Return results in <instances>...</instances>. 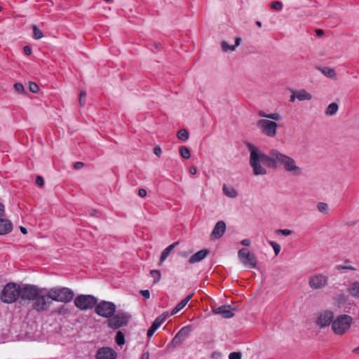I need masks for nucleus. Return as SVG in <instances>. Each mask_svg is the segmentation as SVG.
Returning <instances> with one entry per match:
<instances>
[{
	"label": "nucleus",
	"mask_w": 359,
	"mask_h": 359,
	"mask_svg": "<svg viewBox=\"0 0 359 359\" xmlns=\"http://www.w3.org/2000/svg\"><path fill=\"white\" fill-rule=\"evenodd\" d=\"M170 254V252L169 251H168V250H166V248H165L163 250V251L161 253V258H160V264H161L166 259V258L169 256Z\"/></svg>",
	"instance_id": "nucleus-39"
},
{
	"label": "nucleus",
	"mask_w": 359,
	"mask_h": 359,
	"mask_svg": "<svg viewBox=\"0 0 359 359\" xmlns=\"http://www.w3.org/2000/svg\"><path fill=\"white\" fill-rule=\"evenodd\" d=\"M141 294L142 295L146 298V299H149V297H150V292L148 290H141Z\"/></svg>",
	"instance_id": "nucleus-46"
},
{
	"label": "nucleus",
	"mask_w": 359,
	"mask_h": 359,
	"mask_svg": "<svg viewBox=\"0 0 359 359\" xmlns=\"http://www.w3.org/2000/svg\"><path fill=\"white\" fill-rule=\"evenodd\" d=\"M236 310L237 306L227 304V303L226 302V318L233 317L235 315L233 311H235Z\"/></svg>",
	"instance_id": "nucleus-24"
},
{
	"label": "nucleus",
	"mask_w": 359,
	"mask_h": 359,
	"mask_svg": "<svg viewBox=\"0 0 359 359\" xmlns=\"http://www.w3.org/2000/svg\"><path fill=\"white\" fill-rule=\"evenodd\" d=\"M256 25L259 27H262V22L260 21H257L256 22Z\"/></svg>",
	"instance_id": "nucleus-63"
},
{
	"label": "nucleus",
	"mask_w": 359,
	"mask_h": 359,
	"mask_svg": "<svg viewBox=\"0 0 359 359\" xmlns=\"http://www.w3.org/2000/svg\"><path fill=\"white\" fill-rule=\"evenodd\" d=\"M149 353L148 351L143 353L140 357V359H149Z\"/></svg>",
	"instance_id": "nucleus-53"
},
{
	"label": "nucleus",
	"mask_w": 359,
	"mask_h": 359,
	"mask_svg": "<svg viewBox=\"0 0 359 359\" xmlns=\"http://www.w3.org/2000/svg\"><path fill=\"white\" fill-rule=\"evenodd\" d=\"M95 358V359H117L118 353L111 347L102 346L97 348Z\"/></svg>",
	"instance_id": "nucleus-11"
},
{
	"label": "nucleus",
	"mask_w": 359,
	"mask_h": 359,
	"mask_svg": "<svg viewBox=\"0 0 359 359\" xmlns=\"http://www.w3.org/2000/svg\"><path fill=\"white\" fill-rule=\"evenodd\" d=\"M328 283V278L323 273H315L309 278L308 283L313 290L324 288Z\"/></svg>",
	"instance_id": "nucleus-9"
},
{
	"label": "nucleus",
	"mask_w": 359,
	"mask_h": 359,
	"mask_svg": "<svg viewBox=\"0 0 359 359\" xmlns=\"http://www.w3.org/2000/svg\"><path fill=\"white\" fill-rule=\"evenodd\" d=\"M74 305L81 311L93 309L97 303V299L91 294H79L74 299Z\"/></svg>",
	"instance_id": "nucleus-5"
},
{
	"label": "nucleus",
	"mask_w": 359,
	"mask_h": 359,
	"mask_svg": "<svg viewBox=\"0 0 359 359\" xmlns=\"http://www.w3.org/2000/svg\"><path fill=\"white\" fill-rule=\"evenodd\" d=\"M317 208L319 212L322 213H327L328 205L327 203L323 202L318 203Z\"/></svg>",
	"instance_id": "nucleus-34"
},
{
	"label": "nucleus",
	"mask_w": 359,
	"mask_h": 359,
	"mask_svg": "<svg viewBox=\"0 0 359 359\" xmlns=\"http://www.w3.org/2000/svg\"><path fill=\"white\" fill-rule=\"evenodd\" d=\"M154 153L156 155V156H160L161 154V147H156L154 149Z\"/></svg>",
	"instance_id": "nucleus-52"
},
{
	"label": "nucleus",
	"mask_w": 359,
	"mask_h": 359,
	"mask_svg": "<svg viewBox=\"0 0 359 359\" xmlns=\"http://www.w3.org/2000/svg\"><path fill=\"white\" fill-rule=\"evenodd\" d=\"M241 244L245 246L250 245V241L249 239H244L241 241Z\"/></svg>",
	"instance_id": "nucleus-55"
},
{
	"label": "nucleus",
	"mask_w": 359,
	"mask_h": 359,
	"mask_svg": "<svg viewBox=\"0 0 359 359\" xmlns=\"http://www.w3.org/2000/svg\"><path fill=\"white\" fill-rule=\"evenodd\" d=\"M257 127L265 135L273 137L277 133V123L268 119H260L257 122Z\"/></svg>",
	"instance_id": "nucleus-8"
},
{
	"label": "nucleus",
	"mask_w": 359,
	"mask_h": 359,
	"mask_svg": "<svg viewBox=\"0 0 359 359\" xmlns=\"http://www.w3.org/2000/svg\"><path fill=\"white\" fill-rule=\"evenodd\" d=\"M83 167V163L82 162H76L74 165V168L76 170L81 169Z\"/></svg>",
	"instance_id": "nucleus-50"
},
{
	"label": "nucleus",
	"mask_w": 359,
	"mask_h": 359,
	"mask_svg": "<svg viewBox=\"0 0 359 359\" xmlns=\"http://www.w3.org/2000/svg\"><path fill=\"white\" fill-rule=\"evenodd\" d=\"M4 211H5L4 205L1 203H0V217L4 216Z\"/></svg>",
	"instance_id": "nucleus-54"
},
{
	"label": "nucleus",
	"mask_w": 359,
	"mask_h": 359,
	"mask_svg": "<svg viewBox=\"0 0 359 359\" xmlns=\"http://www.w3.org/2000/svg\"><path fill=\"white\" fill-rule=\"evenodd\" d=\"M115 341L117 345L121 346L125 344L126 339L125 334L122 331H118L115 337Z\"/></svg>",
	"instance_id": "nucleus-22"
},
{
	"label": "nucleus",
	"mask_w": 359,
	"mask_h": 359,
	"mask_svg": "<svg viewBox=\"0 0 359 359\" xmlns=\"http://www.w3.org/2000/svg\"><path fill=\"white\" fill-rule=\"evenodd\" d=\"M128 323V316L126 313H117L113 315L108 320V326L112 329H118Z\"/></svg>",
	"instance_id": "nucleus-10"
},
{
	"label": "nucleus",
	"mask_w": 359,
	"mask_h": 359,
	"mask_svg": "<svg viewBox=\"0 0 359 359\" xmlns=\"http://www.w3.org/2000/svg\"><path fill=\"white\" fill-rule=\"evenodd\" d=\"M348 293L355 298L359 299V281H355L349 285Z\"/></svg>",
	"instance_id": "nucleus-18"
},
{
	"label": "nucleus",
	"mask_w": 359,
	"mask_h": 359,
	"mask_svg": "<svg viewBox=\"0 0 359 359\" xmlns=\"http://www.w3.org/2000/svg\"><path fill=\"white\" fill-rule=\"evenodd\" d=\"M212 313L214 314H221L222 317H224V305L216 306L215 304L211 306Z\"/></svg>",
	"instance_id": "nucleus-26"
},
{
	"label": "nucleus",
	"mask_w": 359,
	"mask_h": 359,
	"mask_svg": "<svg viewBox=\"0 0 359 359\" xmlns=\"http://www.w3.org/2000/svg\"><path fill=\"white\" fill-rule=\"evenodd\" d=\"M334 320V313L329 310H325L319 313L316 323L323 328L332 325Z\"/></svg>",
	"instance_id": "nucleus-12"
},
{
	"label": "nucleus",
	"mask_w": 359,
	"mask_h": 359,
	"mask_svg": "<svg viewBox=\"0 0 359 359\" xmlns=\"http://www.w3.org/2000/svg\"><path fill=\"white\" fill-rule=\"evenodd\" d=\"M242 354L241 352H232L229 355V359H241Z\"/></svg>",
	"instance_id": "nucleus-40"
},
{
	"label": "nucleus",
	"mask_w": 359,
	"mask_h": 359,
	"mask_svg": "<svg viewBox=\"0 0 359 359\" xmlns=\"http://www.w3.org/2000/svg\"><path fill=\"white\" fill-rule=\"evenodd\" d=\"M246 145L250 151L249 163L254 175H265L267 173L266 169L261 165L262 163L270 168H276L278 165H282L287 172L294 176L303 174L302 167L293 158L282 154L277 149H271L266 154L250 142H247Z\"/></svg>",
	"instance_id": "nucleus-1"
},
{
	"label": "nucleus",
	"mask_w": 359,
	"mask_h": 359,
	"mask_svg": "<svg viewBox=\"0 0 359 359\" xmlns=\"http://www.w3.org/2000/svg\"><path fill=\"white\" fill-rule=\"evenodd\" d=\"M241 39L240 37H237L235 39V45L231 46L226 43V50H234L237 46H238L241 43Z\"/></svg>",
	"instance_id": "nucleus-32"
},
{
	"label": "nucleus",
	"mask_w": 359,
	"mask_h": 359,
	"mask_svg": "<svg viewBox=\"0 0 359 359\" xmlns=\"http://www.w3.org/2000/svg\"><path fill=\"white\" fill-rule=\"evenodd\" d=\"M166 318H167V315H165V314H162V315L158 316L154 320V321L153 322L151 327H152L155 330H157L161 326V325L165 320Z\"/></svg>",
	"instance_id": "nucleus-21"
},
{
	"label": "nucleus",
	"mask_w": 359,
	"mask_h": 359,
	"mask_svg": "<svg viewBox=\"0 0 359 359\" xmlns=\"http://www.w3.org/2000/svg\"><path fill=\"white\" fill-rule=\"evenodd\" d=\"M20 231L23 234H26L27 233V229L23 226H20Z\"/></svg>",
	"instance_id": "nucleus-61"
},
{
	"label": "nucleus",
	"mask_w": 359,
	"mask_h": 359,
	"mask_svg": "<svg viewBox=\"0 0 359 359\" xmlns=\"http://www.w3.org/2000/svg\"><path fill=\"white\" fill-rule=\"evenodd\" d=\"M221 48L223 50H224V41L221 42Z\"/></svg>",
	"instance_id": "nucleus-62"
},
{
	"label": "nucleus",
	"mask_w": 359,
	"mask_h": 359,
	"mask_svg": "<svg viewBox=\"0 0 359 359\" xmlns=\"http://www.w3.org/2000/svg\"><path fill=\"white\" fill-rule=\"evenodd\" d=\"M323 29H317L316 30V34L318 36H322L323 34Z\"/></svg>",
	"instance_id": "nucleus-60"
},
{
	"label": "nucleus",
	"mask_w": 359,
	"mask_h": 359,
	"mask_svg": "<svg viewBox=\"0 0 359 359\" xmlns=\"http://www.w3.org/2000/svg\"><path fill=\"white\" fill-rule=\"evenodd\" d=\"M346 297L344 294H339L334 298V302L339 307L344 305L346 302Z\"/></svg>",
	"instance_id": "nucleus-23"
},
{
	"label": "nucleus",
	"mask_w": 359,
	"mask_h": 359,
	"mask_svg": "<svg viewBox=\"0 0 359 359\" xmlns=\"http://www.w3.org/2000/svg\"><path fill=\"white\" fill-rule=\"evenodd\" d=\"M209 251L206 249L201 250L194 254L189 259V263L194 264L201 262L208 255Z\"/></svg>",
	"instance_id": "nucleus-16"
},
{
	"label": "nucleus",
	"mask_w": 359,
	"mask_h": 359,
	"mask_svg": "<svg viewBox=\"0 0 359 359\" xmlns=\"http://www.w3.org/2000/svg\"><path fill=\"white\" fill-rule=\"evenodd\" d=\"M116 308L113 302L101 301L95 305V313L100 316L109 318L114 314Z\"/></svg>",
	"instance_id": "nucleus-7"
},
{
	"label": "nucleus",
	"mask_w": 359,
	"mask_h": 359,
	"mask_svg": "<svg viewBox=\"0 0 359 359\" xmlns=\"http://www.w3.org/2000/svg\"><path fill=\"white\" fill-rule=\"evenodd\" d=\"M197 172V170L195 167L192 166L189 168V172L191 175H195Z\"/></svg>",
	"instance_id": "nucleus-56"
},
{
	"label": "nucleus",
	"mask_w": 359,
	"mask_h": 359,
	"mask_svg": "<svg viewBox=\"0 0 359 359\" xmlns=\"http://www.w3.org/2000/svg\"><path fill=\"white\" fill-rule=\"evenodd\" d=\"M352 352H353V353H355V354H358V355H359V346H358V347H356V348H353V349L352 350Z\"/></svg>",
	"instance_id": "nucleus-58"
},
{
	"label": "nucleus",
	"mask_w": 359,
	"mask_h": 359,
	"mask_svg": "<svg viewBox=\"0 0 359 359\" xmlns=\"http://www.w3.org/2000/svg\"><path fill=\"white\" fill-rule=\"evenodd\" d=\"M178 243H179L178 242L173 243L172 244H171L169 246H168L166 248V250H168V251L171 252V251L175 248L176 245H178Z\"/></svg>",
	"instance_id": "nucleus-48"
},
{
	"label": "nucleus",
	"mask_w": 359,
	"mask_h": 359,
	"mask_svg": "<svg viewBox=\"0 0 359 359\" xmlns=\"http://www.w3.org/2000/svg\"><path fill=\"white\" fill-rule=\"evenodd\" d=\"M156 330H155L152 327H150L149 329L147 331V337H152Z\"/></svg>",
	"instance_id": "nucleus-49"
},
{
	"label": "nucleus",
	"mask_w": 359,
	"mask_h": 359,
	"mask_svg": "<svg viewBox=\"0 0 359 359\" xmlns=\"http://www.w3.org/2000/svg\"><path fill=\"white\" fill-rule=\"evenodd\" d=\"M29 89L31 92L36 93L39 90V87L36 83L30 82Z\"/></svg>",
	"instance_id": "nucleus-38"
},
{
	"label": "nucleus",
	"mask_w": 359,
	"mask_h": 359,
	"mask_svg": "<svg viewBox=\"0 0 359 359\" xmlns=\"http://www.w3.org/2000/svg\"><path fill=\"white\" fill-rule=\"evenodd\" d=\"M86 98V91H84V90L81 91L80 95H79V104L81 107L85 105Z\"/></svg>",
	"instance_id": "nucleus-37"
},
{
	"label": "nucleus",
	"mask_w": 359,
	"mask_h": 359,
	"mask_svg": "<svg viewBox=\"0 0 359 359\" xmlns=\"http://www.w3.org/2000/svg\"><path fill=\"white\" fill-rule=\"evenodd\" d=\"M292 233V231L290 229H277L276 231V234L277 235H283L285 236H290Z\"/></svg>",
	"instance_id": "nucleus-36"
},
{
	"label": "nucleus",
	"mask_w": 359,
	"mask_h": 359,
	"mask_svg": "<svg viewBox=\"0 0 359 359\" xmlns=\"http://www.w3.org/2000/svg\"><path fill=\"white\" fill-rule=\"evenodd\" d=\"M192 295V294L188 295L186 298H184L180 302H179L176 305V306L172 309L171 314L175 315L177 313H178L180 310H182L187 304L189 301L191 299Z\"/></svg>",
	"instance_id": "nucleus-19"
},
{
	"label": "nucleus",
	"mask_w": 359,
	"mask_h": 359,
	"mask_svg": "<svg viewBox=\"0 0 359 359\" xmlns=\"http://www.w3.org/2000/svg\"><path fill=\"white\" fill-rule=\"evenodd\" d=\"M238 258L241 264L247 269L257 268V259L254 253L250 252L248 248H242L238 252Z\"/></svg>",
	"instance_id": "nucleus-6"
},
{
	"label": "nucleus",
	"mask_w": 359,
	"mask_h": 359,
	"mask_svg": "<svg viewBox=\"0 0 359 359\" xmlns=\"http://www.w3.org/2000/svg\"><path fill=\"white\" fill-rule=\"evenodd\" d=\"M14 88L19 93H22L25 90L24 86L21 83H15Z\"/></svg>",
	"instance_id": "nucleus-41"
},
{
	"label": "nucleus",
	"mask_w": 359,
	"mask_h": 359,
	"mask_svg": "<svg viewBox=\"0 0 359 359\" xmlns=\"http://www.w3.org/2000/svg\"><path fill=\"white\" fill-rule=\"evenodd\" d=\"M178 243H179L178 242L173 243L172 244H171L169 246H168L166 248V250H168V251L171 252V251L175 248L176 245H178Z\"/></svg>",
	"instance_id": "nucleus-47"
},
{
	"label": "nucleus",
	"mask_w": 359,
	"mask_h": 359,
	"mask_svg": "<svg viewBox=\"0 0 359 359\" xmlns=\"http://www.w3.org/2000/svg\"><path fill=\"white\" fill-rule=\"evenodd\" d=\"M190 331L191 329L189 326L183 327L175 336L172 342L175 344V346L181 344L188 337Z\"/></svg>",
	"instance_id": "nucleus-14"
},
{
	"label": "nucleus",
	"mask_w": 359,
	"mask_h": 359,
	"mask_svg": "<svg viewBox=\"0 0 359 359\" xmlns=\"http://www.w3.org/2000/svg\"><path fill=\"white\" fill-rule=\"evenodd\" d=\"M178 139H180L182 141H186L189 138V133L185 129H182L178 131L177 135Z\"/></svg>",
	"instance_id": "nucleus-30"
},
{
	"label": "nucleus",
	"mask_w": 359,
	"mask_h": 359,
	"mask_svg": "<svg viewBox=\"0 0 359 359\" xmlns=\"http://www.w3.org/2000/svg\"><path fill=\"white\" fill-rule=\"evenodd\" d=\"M180 153L181 156L185 159H189L191 156L189 149L185 146H182L180 148Z\"/></svg>",
	"instance_id": "nucleus-27"
},
{
	"label": "nucleus",
	"mask_w": 359,
	"mask_h": 359,
	"mask_svg": "<svg viewBox=\"0 0 359 359\" xmlns=\"http://www.w3.org/2000/svg\"><path fill=\"white\" fill-rule=\"evenodd\" d=\"M268 114H266V113H265V112H264V111H260V112L259 113V115L260 116H262V117H264V118H267V115H268Z\"/></svg>",
	"instance_id": "nucleus-59"
},
{
	"label": "nucleus",
	"mask_w": 359,
	"mask_h": 359,
	"mask_svg": "<svg viewBox=\"0 0 359 359\" xmlns=\"http://www.w3.org/2000/svg\"><path fill=\"white\" fill-rule=\"evenodd\" d=\"M267 118L278 121L280 119V115L278 113H271L267 115Z\"/></svg>",
	"instance_id": "nucleus-42"
},
{
	"label": "nucleus",
	"mask_w": 359,
	"mask_h": 359,
	"mask_svg": "<svg viewBox=\"0 0 359 359\" xmlns=\"http://www.w3.org/2000/svg\"><path fill=\"white\" fill-rule=\"evenodd\" d=\"M353 323V318L348 314L338 316L332 323V330L339 336L344 335L351 328Z\"/></svg>",
	"instance_id": "nucleus-4"
},
{
	"label": "nucleus",
	"mask_w": 359,
	"mask_h": 359,
	"mask_svg": "<svg viewBox=\"0 0 359 359\" xmlns=\"http://www.w3.org/2000/svg\"><path fill=\"white\" fill-rule=\"evenodd\" d=\"M36 184L39 187H42L44 184V180L43 177L41 176H38L36 179Z\"/></svg>",
	"instance_id": "nucleus-44"
},
{
	"label": "nucleus",
	"mask_w": 359,
	"mask_h": 359,
	"mask_svg": "<svg viewBox=\"0 0 359 359\" xmlns=\"http://www.w3.org/2000/svg\"><path fill=\"white\" fill-rule=\"evenodd\" d=\"M150 276L153 278L154 284L157 283L161 278V272L158 270H151L150 271Z\"/></svg>",
	"instance_id": "nucleus-29"
},
{
	"label": "nucleus",
	"mask_w": 359,
	"mask_h": 359,
	"mask_svg": "<svg viewBox=\"0 0 359 359\" xmlns=\"http://www.w3.org/2000/svg\"><path fill=\"white\" fill-rule=\"evenodd\" d=\"M138 194L140 197H144L147 195V191L144 189H140L138 191Z\"/></svg>",
	"instance_id": "nucleus-51"
},
{
	"label": "nucleus",
	"mask_w": 359,
	"mask_h": 359,
	"mask_svg": "<svg viewBox=\"0 0 359 359\" xmlns=\"http://www.w3.org/2000/svg\"><path fill=\"white\" fill-rule=\"evenodd\" d=\"M270 8L275 11H280L283 8V4L281 1H273L269 5Z\"/></svg>",
	"instance_id": "nucleus-35"
},
{
	"label": "nucleus",
	"mask_w": 359,
	"mask_h": 359,
	"mask_svg": "<svg viewBox=\"0 0 359 359\" xmlns=\"http://www.w3.org/2000/svg\"><path fill=\"white\" fill-rule=\"evenodd\" d=\"M24 53L27 55H30L32 54V48L29 46H25L23 48Z\"/></svg>",
	"instance_id": "nucleus-45"
},
{
	"label": "nucleus",
	"mask_w": 359,
	"mask_h": 359,
	"mask_svg": "<svg viewBox=\"0 0 359 359\" xmlns=\"http://www.w3.org/2000/svg\"><path fill=\"white\" fill-rule=\"evenodd\" d=\"M13 229L12 223L5 219H0V235L10 233Z\"/></svg>",
	"instance_id": "nucleus-17"
},
{
	"label": "nucleus",
	"mask_w": 359,
	"mask_h": 359,
	"mask_svg": "<svg viewBox=\"0 0 359 359\" xmlns=\"http://www.w3.org/2000/svg\"><path fill=\"white\" fill-rule=\"evenodd\" d=\"M33 29V37L35 39H40L43 36V32L38 28V27L36 25H32Z\"/></svg>",
	"instance_id": "nucleus-28"
},
{
	"label": "nucleus",
	"mask_w": 359,
	"mask_h": 359,
	"mask_svg": "<svg viewBox=\"0 0 359 359\" xmlns=\"http://www.w3.org/2000/svg\"><path fill=\"white\" fill-rule=\"evenodd\" d=\"M338 108V104L335 102H332L327 106L325 113L327 116H332L337 112Z\"/></svg>",
	"instance_id": "nucleus-20"
},
{
	"label": "nucleus",
	"mask_w": 359,
	"mask_h": 359,
	"mask_svg": "<svg viewBox=\"0 0 359 359\" xmlns=\"http://www.w3.org/2000/svg\"><path fill=\"white\" fill-rule=\"evenodd\" d=\"M212 357L213 358H218L222 357V354L220 353H213L212 355Z\"/></svg>",
	"instance_id": "nucleus-57"
},
{
	"label": "nucleus",
	"mask_w": 359,
	"mask_h": 359,
	"mask_svg": "<svg viewBox=\"0 0 359 359\" xmlns=\"http://www.w3.org/2000/svg\"><path fill=\"white\" fill-rule=\"evenodd\" d=\"M322 72L327 77L333 78L336 76L335 71L331 68H325L322 70Z\"/></svg>",
	"instance_id": "nucleus-31"
},
{
	"label": "nucleus",
	"mask_w": 359,
	"mask_h": 359,
	"mask_svg": "<svg viewBox=\"0 0 359 359\" xmlns=\"http://www.w3.org/2000/svg\"><path fill=\"white\" fill-rule=\"evenodd\" d=\"M74 296V292L67 287L57 286L48 288L36 285L34 310L38 312L47 311L53 304V301L67 304L72 302Z\"/></svg>",
	"instance_id": "nucleus-2"
},
{
	"label": "nucleus",
	"mask_w": 359,
	"mask_h": 359,
	"mask_svg": "<svg viewBox=\"0 0 359 359\" xmlns=\"http://www.w3.org/2000/svg\"><path fill=\"white\" fill-rule=\"evenodd\" d=\"M336 269L337 270H342V269H350V270H356L355 268L351 266H345V265H337Z\"/></svg>",
	"instance_id": "nucleus-43"
},
{
	"label": "nucleus",
	"mask_w": 359,
	"mask_h": 359,
	"mask_svg": "<svg viewBox=\"0 0 359 359\" xmlns=\"http://www.w3.org/2000/svg\"><path fill=\"white\" fill-rule=\"evenodd\" d=\"M238 195V192L233 187H226V196L229 198H234L237 197Z\"/></svg>",
	"instance_id": "nucleus-25"
},
{
	"label": "nucleus",
	"mask_w": 359,
	"mask_h": 359,
	"mask_svg": "<svg viewBox=\"0 0 359 359\" xmlns=\"http://www.w3.org/2000/svg\"><path fill=\"white\" fill-rule=\"evenodd\" d=\"M295 99H297L299 101L311 100L312 99V95L304 89L293 90L290 98V102H293Z\"/></svg>",
	"instance_id": "nucleus-13"
},
{
	"label": "nucleus",
	"mask_w": 359,
	"mask_h": 359,
	"mask_svg": "<svg viewBox=\"0 0 359 359\" xmlns=\"http://www.w3.org/2000/svg\"><path fill=\"white\" fill-rule=\"evenodd\" d=\"M224 233V221H219L214 227L211 234L210 239H217L221 238Z\"/></svg>",
	"instance_id": "nucleus-15"
},
{
	"label": "nucleus",
	"mask_w": 359,
	"mask_h": 359,
	"mask_svg": "<svg viewBox=\"0 0 359 359\" xmlns=\"http://www.w3.org/2000/svg\"><path fill=\"white\" fill-rule=\"evenodd\" d=\"M269 243L273 249V251H274L276 255H278L280 253V250H281L280 245L275 241H269Z\"/></svg>",
	"instance_id": "nucleus-33"
},
{
	"label": "nucleus",
	"mask_w": 359,
	"mask_h": 359,
	"mask_svg": "<svg viewBox=\"0 0 359 359\" xmlns=\"http://www.w3.org/2000/svg\"><path fill=\"white\" fill-rule=\"evenodd\" d=\"M36 297V285L27 284L21 287L15 283H7L0 294V299L4 303L11 304L19 299L22 304H31L34 310Z\"/></svg>",
	"instance_id": "nucleus-3"
},
{
	"label": "nucleus",
	"mask_w": 359,
	"mask_h": 359,
	"mask_svg": "<svg viewBox=\"0 0 359 359\" xmlns=\"http://www.w3.org/2000/svg\"><path fill=\"white\" fill-rule=\"evenodd\" d=\"M60 311H59L60 313H62V310H65V307L64 306H61L60 308Z\"/></svg>",
	"instance_id": "nucleus-64"
}]
</instances>
